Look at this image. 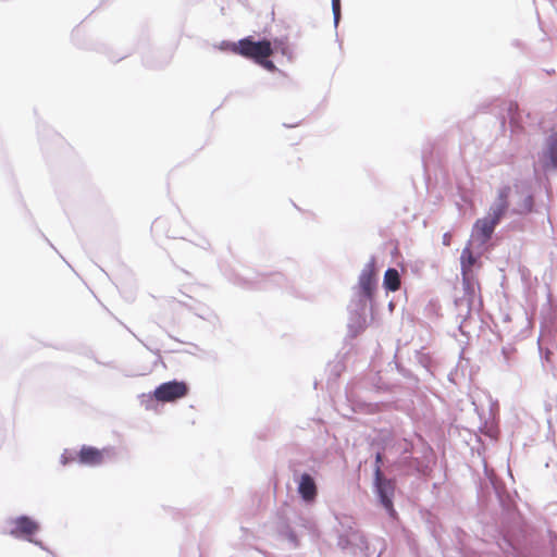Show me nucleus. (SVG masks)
Instances as JSON below:
<instances>
[{
	"mask_svg": "<svg viewBox=\"0 0 557 557\" xmlns=\"http://www.w3.org/2000/svg\"><path fill=\"white\" fill-rule=\"evenodd\" d=\"M475 261H476V259L473 256L470 246L469 245L466 246L462 249V252L460 256L461 273H462L463 278H466L470 274Z\"/></svg>",
	"mask_w": 557,
	"mask_h": 557,
	"instance_id": "9b49d317",
	"label": "nucleus"
},
{
	"mask_svg": "<svg viewBox=\"0 0 557 557\" xmlns=\"http://www.w3.org/2000/svg\"><path fill=\"white\" fill-rule=\"evenodd\" d=\"M232 51L246 59L253 60L256 63L273 54L271 41L267 39L255 41L251 37L243 38L233 44Z\"/></svg>",
	"mask_w": 557,
	"mask_h": 557,
	"instance_id": "f03ea898",
	"label": "nucleus"
},
{
	"mask_svg": "<svg viewBox=\"0 0 557 557\" xmlns=\"http://www.w3.org/2000/svg\"><path fill=\"white\" fill-rule=\"evenodd\" d=\"M541 161L544 170L557 169V129L550 131Z\"/></svg>",
	"mask_w": 557,
	"mask_h": 557,
	"instance_id": "39448f33",
	"label": "nucleus"
},
{
	"mask_svg": "<svg viewBox=\"0 0 557 557\" xmlns=\"http://www.w3.org/2000/svg\"><path fill=\"white\" fill-rule=\"evenodd\" d=\"M383 284L386 289L396 292L400 288V276L396 269L389 268L384 274Z\"/></svg>",
	"mask_w": 557,
	"mask_h": 557,
	"instance_id": "f8f14e48",
	"label": "nucleus"
},
{
	"mask_svg": "<svg viewBox=\"0 0 557 557\" xmlns=\"http://www.w3.org/2000/svg\"><path fill=\"white\" fill-rule=\"evenodd\" d=\"M257 64L261 65L262 67H264L265 70L270 71V72H274L276 70V66L275 64L269 60V58H264L262 60H260Z\"/></svg>",
	"mask_w": 557,
	"mask_h": 557,
	"instance_id": "ddd939ff",
	"label": "nucleus"
},
{
	"mask_svg": "<svg viewBox=\"0 0 557 557\" xmlns=\"http://www.w3.org/2000/svg\"><path fill=\"white\" fill-rule=\"evenodd\" d=\"M78 458L84 465L97 466L103 461V451L91 446H84L78 454Z\"/></svg>",
	"mask_w": 557,
	"mask_h": 557,
	"instance_id": "6e6552de",
	"label": "nucleus"
},
{
	"mask_svg": "<svg viewBox=\"0 0 557 557\" xmlns=\"http://www.w3.org/2000/svg\"><path fill=\"white\" fill-rule=\"evenodd\" d=\"M298 493L306 503H313L318 495V487L313 478L308 474H301L298 482Z\"/></svg>",
	"mask_w": 557,
	"mask_h": 557,
	"instance_id": "0eeeda50",
	"label": "nucleus"
},
{
	"mask_svg": "<svg viewBox=\"0 0 557 557\" xmlns=\"http://www.w3.org/2000/svg\"><path fill=\"white\" fill-rule=\"evenodd\" d=\"M332 9L334 13V20L337 23L341 15V0H332Z\"/></svg>",
	"mask_w": 557,
	"mask_h": 557,
	"instance_id": "4468645a",
	"label": "nucleus"
},
{
	"mask_svg": "<svg viewBox=\"0 0 557 557\" xmlns=\"http://www.w3.org/2000/svg\"><path fill=\"white\" fill-rule=\"evenodd\" d=\"M374 480L382 505L391 516L394 517L395 509L393 506V496L395 492V482L393 480L385 479L379 466L374 468Z\"/></svg>",
	"mask_w": 557,
	"mask_h": 557,
	"instance_id": "7ed1b4c3",
	"label": "nucleus"
},
{
	"mask_svg": "<svg viewBox=\"0 0 557 557\" xmlns=\"http://www.w3.org/2000/svg\"><path fill=\"white\" fill-rule=\"evenodd\" d=\"M12 529L10 530V534L14 537H29L34 535L39 527L38 524L26 516L17 517L12 521Z\"/></svg>",
	"mask_w": 557,
	"mask_h": 557,
	"instance_id": "423d86ee",
	"label": "nucleus"
},
{
	"mask_svg": "<svg viewBox=\"0 0 557 557\" xmlns=\"http://www.w3.org/2000/svg\"><path fill=\"white\" fill-rule=\"evenodd\" d=\"M188 387L184 382L171 381L159 385L153 397L161 403H171L187 395Z\"/></svg>",
	"mask_w": 557,
	"mask_h": 557,
	"instance_id": "20e7f679",
	"label": "nucleus"
},
{
	"mask_svg": "<svg viewBox=\"0 0 557 557\" xmlns=\"http://www.w3.org/2000/svg\"><path fill=\"white\" fill-rule=\"evenodd\" d=\"M450 240H451V234L450 233H445L443 235V244L445 246H449L450 245Z\"/></svg>",
	"mask_w": 557,
	"mask_h": 557,
	"instance_id": "2eb2a0df",
	"label": "nucleus"
},
{
	"mask_svg": "<svg viewBox=\"0 0 557 557\" xmlns=\"http://www.w3.org/2000/svg\"><path fill=\"white\" fill-rule=\"evenodd\" d=\"M374 275L375 273L373 263L368 264L360 275L359 284L366 296H370L372 293L375 283Z\"/></svg>",
	"mask_w": 557,
	"mask_h": 557,
	"instance_id": "1a4fd4ad",
	"label": "nucleus"
},
{
	"mask_svg": "<svg viewBox=\"0 0 557 557\" xmlns=\"http://www.w3.org/2000/svg\"><path fill=\"white\" fill-rule=\"evenodd\" d=\"M510 187L504 186L498 189L495 203L490 208L487 216L476 220L473 226L472 237L486 244L492 237L495 226L499 223L508 209Z\"/></svg>",
	"mask_w": 557,
	"mask_h": 557,
	"instance_id": "f257e3e1",
	"label": "nucleus"
},
{
	"mask_svg": "<svg viewBox=\"0 0 557 557\" xmlns=\"http://www.w3.org/2000/svg\"><path fill=\"white\" fill-rule=\"evenodd\" d=\"M533 205V196L529 190L522 189L520 191V201L517 202L516 207L513 208V212L518 214L529 213L532 211Z\"/></svg>",
	"mask_w": 557,
	"mask_h": 557,
	"instance_id": "9d476101",
	"label": "nucleus"
},
{
	"mask_svg": "<svg viewBox=\"0 0 557 557\" xmlns=\"http://www.w3.org/2000/svg\"><path fill=\"white\" fill-rule=\"evenodd\" d=\"M383 461V456L381 453H377L375 456V468L379 466L381 468V463Z\"/></svg>",
	"mask_w": 557,
	"mask_h": 557,
	"instance_id": "dca6fc26",
	"label": "nucleus"
}]
</instances>
